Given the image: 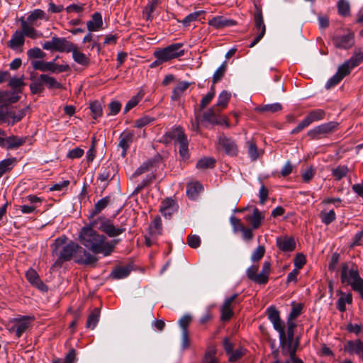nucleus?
I'll return each mask as SVG.
<instances>
[{"mask_svg": "<svg viewBox=\"0 0 363 363\" xmlns=\"http://www.w3.org/2000/svg\"><path fill=\"white\" fill-rule=\"evenodd\" d=\"M302 311L301 304H293L292 310L286 321V330H285V323L281 320L279 312L274 306L267 308L268 319L272 323L275 330L279 333V342L284 345H289L291 341H294V329L296 324L294 320L300 315Z\"/></svg>", "mask_w": 363, "mask_h": 363, "instance_id": "f257e3e1", "label": "nucleus"}, {"mask_svg": "<svg viewBox=\"0 0 363 363\" xmlns=\"http://www.w3.org/2000/svg\"><path fill=\"white\" fill-rule=\"evenodd\" d=\"M90 224L88 227H84L79 234L81 243L95 254H103L104 256L110 255L119 240L107 241L106 238L99 234L94 230Z\"/></svg>", "mask_w": 363, "mask_h": 363, "instance_id": "f03ea898", "label": "nucleus"}, {"mask_svg": "<svg viewBox=\"0 0 363 363\" xmlns=\"http://www.w3.org/2000/svg\"><path fill=\"white\" fill-rule=\"evenodd\" d=\"M67 238L65 236L57 238L52 245V254L58 255L59 262L69 261L75 259L79 245L72 241L65 243Z\"/></svg>", "mask_w": 363, "mask_h": 363, "instance_id": "7ed1b4c3", "label": "nucleus"}, {"mask_svg": "<svg viewBox=\"0 0 363 363\" xmlns=\"http://www.w3.org/2000/svg\"><path fill=\"white\" fill-rule=\"evenodd\" d=\"M91 225L92 227L98 228L110 238L118 236L125 230L123 226H116L113 225L111 220L104 216H100L94 219L91 222Z\"/></svg>", "mask_w": 363, "mask_h": 363, "instance_id": "20e7f679", "label": "nucleus"}, {"mask_svg": "<svg viewBox=\"0 0 363 363\" xmlns=\"http://www.w3.org/2000/svg\"><path fill=\"white\" fill-rule=\"evenodd\" d=\"M341 281L342 283L350 284L354 290L359 289L363 285V280L360 278L358 271L347 265L343 266L342 269Z\"/></svg>", "mask_w": 363, "mask_h": 363, "instance_id": "39448f33", "label": "nucleus"}, {"mask_svg": "<svg viewBox=\"0 0 363 363\" xmlns=\"http://www.w3.org/2000/svg\"><path fill=\"white\" fill-rule=\"evenodd\" d=\"M184 44L180 43H173L164 48L157 50L160 54V58L167 62L173 59L180 57L185 54L183 49Z\"/></svg>", "mask_w": 363, "mask_h": 363, "instance_id": "423d86ee", "label": "nucleus"}, {"mask_svg": "<svg viewBox=\"0 0 363 363\" xmlns=\"http://www.w3.org/2000/svg\"><path fill=\"white\" fill-rule=\"evenodd\" d=\"M337 122L330 121L321 124L310 130L307 135L311 140H318L333 133L337 128Z\"/></svg>", "mask_w": 363, "mask_h": 363, "instance_id": "0eeeda50", "label": "nucleus"}, {"mask_svg": "<svg viewBox=\"0 0 363 363\" xmlns=\"http://www.w3.org/2000/svg\"><path fill=\"white\" fill-rule=\"evenodd\" d=\"M353 68L354 67H352V63L349 60L345 61L338 67L336 74L328 80L325 84V88L329 89L337 85L345 76L350 73Z\"/></svg>", "mask_w": 363, "mask_h": 363, "instance_id": "6e6552de", "label": "nucleus"}, {"mask_svg": "<svg viewBox=\"0 0 363 363\" xmlns=\"http://www.w3.org/2000/svg\"><path fill=\"white\" fill-rule=\"evenodd\" d=\"M220 111L215 106H212L203 113L204 121L211 123L221 125L225 124L227 127H229V123L225 118H221L220 116Z\"/></svg>", "mask_w": 363, "mask_h": 363, "instance_id": "1a4fd4ad", "label": "nucleus"}, {"mask_svg": "<svg viewBox=\"0 0 363 363\" xmlns=\"http://www.w3.org/2000/svg\"><path fill=\"white\" fill-rule=\"evenodd\" d=\"M34 69L41 72L50 71L52 72H62L65 70L62 65H57L53 62H45L41 60H33L31 62Z\"/></svg>", "mask_w": 363, "mask_h": 363, "instance_id": "9d476101", "label": "nucleus"}, {"mask_svg": "<svg viewBox=\"0 0 363 363\" xmlns=\"http://www.w3.org/2000/svg\"><path fill=\"white\" fill-rule=\"evenodd\" d=\"M33 320V318L30 316H21L14 318L11 330H14L17 337H19L29 328Z\"/></svg>", "mask_w": 363, "mask_h": 363, "instance_id": "9b49d317", "label": "nucleus"}, {"mask_svg": "<svg viewBox=\"0 0 363 363\" xmlns=\"http://www.w3.org/2000/svg\"><path fill=\"white\" fill-rule=\"evenodd\" d=\"M333 42L334 45L340 49H348L353 46L354 43V33L349 32L343 35H337L333 37Z\"/></svg>", "mask_w": 363, "mask_h": 363, "instance_id": "f8f14e48", "label": "nucleus"}, {"mask_svg": "<svg viewBox=\"0 0 363 363\" xmlns=\"http://www.w3.org/2000/svg\"><path fill=\"white\" fill-rule=\"evenodd\" d=\"M255 28L257 32V35L255 40L250 43V48L254 47L264 35L266 31V27L264 23L262 12L257 11L255 15Z\"/></svg>", "mask_w": 363, "mask_h": 363, "instance_id": "ddd939ff", "label": "nucleus"}, {"mask_svg": "<svg viewBox=\"0 0 363 363\" xmlns=\"http://www.w3.org/2000/svg\"><path fill=\"white\" fill-rule=\"evenodd\" d=\"M134 133L129 130L123 131L119 136L118 147L122 149L121 155L125 157L128 149L133 141Z\"/></svg>", "mask_w": 363, "mask_h": 363, "instance_id": "4468645a", "label": "nucleus"}, {"mask_svg": "<svg viewBox=\"0 0 363 363\" xmlns=\"http://www.w3.org/2000/svg\"><path fill=\"white\" fill-rule=\"evenodd\" d=\"M218 144L225 152L229 155L233 156L238 152L237 145L235 142L225 135L219 136Z\"/></svg>", "mask_w": 363, "mask_h": 363, "instance_id": "2eb2a0df", "label": "nucleus"}, {"mask_svg": "<svg viewBox=\"0 0 363 363\" xmlns=\"http://www.w3.org/2000/svg\"><path fill=\"white\" fill-rule=\"evenodd\" d=\"M26 277L28 282L33 286L42 291L48 290L47 286L40 280L38 273L33 269H29L26 273Z\"/></svg>", "mask_w": 363, "mask_h": 363, "instance_id": "dca6fc26", "label": "nucleus"}, {"mask_svg": "<svg viewBox=\"0 0 363 363\" xmlns=\"http://www.w3.org/2000/svg\"><path fill=\"white\" fill-rule=\"evenodd\" d=\"M24 43L25 37L23 36V33H21L19 30H16L11 35L10 40L8 41L7 45L13 50L21 51V48L23 46Z\"/></svg>", "mask_w": 363, "mask_h": 363, "instance_id": "f3484780", "label": "nucleus"}, {"mask_svg": "<svg viewBox=\"0 0 363 363\" xmlns=\"http://www.w3.org/2000/svg\"><path fill=\"white\" fill-rule=\"evenodd\" d=\"M96 260L97 259L95 256L92 255L90 252L79 246V249L75 257V262L77 263L90 264L95 263Z\"/></svg>", "mask_w": 363, "mask_h": 363, "instance_id": "a211bd4d", "label": "nucleus"}, {"mask_svg": "<svg viewBox=\"0 0 363 363\" xmlns=\"http://www.w3.org/2000/svg\"><path fill=\"white\" fill-rule=\"evenodd\" d=\"M264 219V214L257 208H254L252 215L245 217V220L251 223L252 229L259 228Z\"/></svg>", "mask_w": 363, "mask_h": 363, "instance_id": "6ab92c4d", "label": "nucleus"}, {"mask_svg": "<svg viewBox=\"0 0 363 363\" xmlns=\"http://www.w3.org/2000/svg\"><path fill=\"white\" fill-rule=\"evenodd\" d=\"M55 50L58 52H70L74 43L68 41L65 38L54 37Z\"/></svg>", "mask_w": 363, "mask_h": 363, "instance_id": "aec40b11", "label": "nucleus"}, {"mask_svg": "<svg viewBox=\"0 0 363 363\" xmlns=\"http://www.w3.org/2000/svg\"><path fill=\"white\" fill-rule=\"evenodd\" d=\"M278 247L284 252L293 251L296 247L294 240L290 237H280L277 239Z\"/></svg>", "mask_w": 363, "mask_h": 363, "instance_id": "412c9836", "label": "nucleus"}, {"mask_svg": "<svg viewBox=\"0 0 363 363\" xmlns=\"http://www.w3.org/2000/svg\"><path fill=\"white\" fill-rule=\"evenodd\" d=\"M30 23L26 21H21V33H23L24 37H28L31 39H37L42 36V33L36 30L31 25Z\"/></svg>", "mask_w": 363, "mask_h": 363, "instance_id": "4be33fe9", "label": "nucleus"}, {"mask_svg": "<svg viewBox=\"0 0 363 363\" xmlns=\"http://www.w3.org/2000/svg\"><path fill=\"white\" fill-rule=\"evenodd\" d=\"M70 52H72V58L75 62L84 67L89 66L90 62L89 58L85 54L80 52L75 44L73 45Z\"/></svg>", "mask_w": 363, "mask_h": 363, "instance_id": "5701e85b", "label": "nucleus"}, {"mask_svg": "<svg viewBox=\"0 0 363 363\" xmlns=\"http://www.w3.org/2000/svg\"><path fill=\"white\" fill-rule=\"evenodd\" d=\"M208 24L216 28H222L234 26L235 22L231 19H227L223 16H216L209 21Z\"/></svg>", "mask_w": 363, "mask_h": 363, "instance_id": "b1692460", "label": "nucleus"}, {"mask_svg": "<svg viewBox=\"0 0 363 363\" xmlns=\"http://www.w3.org/2000/svg\"><path fill=\"white\" fill-rule=\"evenodd\" d=\"M346 350L350 354H356L363 359V341L355 340L347 343Z\"/></svg>", "mask_w": 363, "mask_h": 363, "instance_id": "393cba45", "label": "nucleus"}, {"mask_svg": "<svg viewBox=\"0 0 363 363\" xmlns=\"http://www.w3.org/2000/svg\"><path fill=\"white\" fill-rule=\"evenodd\" d=\"M160 211L165 218H170L171 216L177 211L175 202L170 199L164 200L162 202Z\"/></svg>", "mask_w": 363, "mask_h": 363, "instance_id": "a878e982", "label": "nucleus"}, {"mask_svg": "<svg viewBox=\"0 0 363 363\" xmlns=\"http://www.w3.org/2000/svg\"><path fill=\"white\" fill-rule=\"evenodd\" d=\"M202 190V185L198 182H190L186 186V194L192 200L196 199Z\"/></svg>", "mask_w": 363, "mask_h": 363, "instance_id": "bb28decb", "label": "nucleus"}, {"mask_svg": "<svg viewBox=\"0 0 363 363\" xmlns=\"http://www.w3.org/2000/svg\"><path fill=\"white\" fill-rule=\"evenodd\" d=\"M87 28L90 32L100 30L103 26L102 16L100 13H94L91 21L87 22Z\"/></svg>", "mask_w": 363, "mask_h": 363, "instance_id": "cd10ccee", "label": "nucleus"}, {"mask_svg": "<svg viewBox=\"0 0 363 363\" xmlns=\"http://www.w3.org/2000/svg\"><path fill=\"white\" fill-rule=\"evenodd\" d=\"M230 93L225 90H223L219 94L218 101L214 106L221 111L223 109L227 107L230 99Z\"/></svg>", "mask_w": 363, "mask_h": 363, "instance_id": "c85d7f7f", "label": "nucleus"}, {"mask_svg": "<svg viewBox=\"0 0 363 363\" xmlns=\"http://www.w3.org/2000/svg\"><path fill=\"white\" fill-rule=\"evenodd\" d=\"M30 80L32 82L30 84V91L33 94L41 93L43 88V81L41 79V75L39 78H35L33 75L30 76Z\"/></svg>", "mask_w": 363, "mask_h": 363, "instance_id": "c756f323", "label": "nucleus"}, {"mask_svg": "<svg viewBox=\"0 0 363 363\" xmlns=\"http://www.w3.org/2000/svg\"><path fill=\"white\" fill-rule=\"evenodd\" d=\"M167 135L169 138L177 140L179 143L188 140L182 128L179 126L173 128Z\"/></svg>", "mask_w": 363, "mask_h": 363, "instance_id": "7c9ffc66", "label": "nucleus"}, {"mask_svg": "<svg viewBox=\"0 0 363 363\" xmlns=\"http://www.w3.org/2000/svg\"><path fill=\"white\" fill-rule=\"evenodd\" d=\"M130 272L131 268L130 267H118L112 271L111 276L116 279H124L130 274Z\"/></svg>", "mask_w": 363, "mask_h": 363, "instance_id": "2f4dec72", "label": "nucleus"}, {"mask_svg": "<svg viewBox=\"0 0 363 363\" xmlns=\"http://www.w3.org/2000/svg\"><path fill=\"white\" fill-rule=\"evenodd\" d=\"M258 269H259L258 265H255V264L252 265L247 269L246 274H247V277L251 281H252L255 283L262 284V278L263 276H259V273L257 274Z\"/></svg>", "mask_w": 363, "mask_h": 363, "instance_id": "473e14b6", "label": "nucleus"}, {"mask_svg": "<svg viewBox=\"0 0 363 363\" xmlns=\"http://www.w3.org/2000/svg\"><path fill=\"white\" fill-rule=\"evenodd\" d=\"M100 317V309L99 308H95L89 314L86 321V328L94 329L99 320Z\"/></svg>", "mask_w": 363, "mask_h": 363, "instance_id": "72a5a7b5", "label": "nucleus"}, {"mask_svg": "<svg viewBox=\"0 0 363 363\" xmlns=\"http://www.w3.org/2000/svg\"><path fill=\"white\" fill-rule=\"evenodd\" d=\"M340 296L337 302V308L339 311L343 312L346 310V303H351L352 301V294L340 292Z\"/></svg>", "mask_w": 363, "mask_h": 363, "instance_id": "f704fd0d", "label": "nucleus"}, {"mask_svg": "<svg viewBox=\"0 0 363 363\" xmlns=\"http://www.w3.org/2000/svg\"><path fill=\"white\" fill-rule=\"evenodd\" d=\"M159 0H151L147 6L143 9V17L147 21H151L152 19V13L156 9L158 5Z\"/></svg>", "mask_w": 363, "mask_h": 363, "instance_id": "c9c22d12", "label": "nucleus"}, {"mask_svg": "<svg viewBox=\"0 0 363 363\" xmlns=\"http://www.w3.org/2000/svg\"><path fill=\"white\" fill-rule=\"evenodd\" d=\"M282 109V106L279 103H274L272 104H266L256 108V111L258 112H268L270 113H274L280 111Z\"/></svg>", "mask_w": 363, "mask_h": 363, "instance_id": "e433bc0d", "label": "nucleus"}, {"mask_svg": "<svg viewBox=\"0 0 363 363\" xmlns=\"http://www.w3.org/2000/svg\"><path fill=\"white\" fill-rule=\"evenodd\" d=\"M16 161V158L11 157L0 162V177H1L4 173L10 171L14 167Z\"/></svg>", "mask_w": 363, "mask_h": 363, "instance_id": "4c0bfd02", "label": "nucleus"}, {"mask_svg": "<svg viewBox=\"0 0 363 363\" xmlns=\"http://www.w3.org/2000/svg\"><path fill=\"white\" fill-rule=\"evenodd\" d=\"M6 141V147L8 149H13L17 148L22 145L25 140L17 136H11L7 138H5Z\"/></svg>", "mask_w": 363, "mask_h": 363, "instance_id": "58836bf2", "label": "nucleus"}, {"mask_svg": "<svg viewBox=\"0 0 363 363\" xmlns=\"http://www.w3.org/2000/svg\"><path fill=\"white\" fill-rule=\"evenodd\" d=\"M110 203V198L106 196L99 200L94 206V209L91 212V216H94L99 214L102 210H104Z\"/></svg>", "mask_w": 363, "mask_h": 363, "instance_id": "ea45409f", "label": "nucleus"}, {"mask_svg": "<svg viewBox=\"0 0 363 363\" xmlns=\"http://www.w3.org/2000/svg\"><path fill=\"white\" fill-rule=\"evenodd\" d=\"M216 160L213 157H203L200 159L196 163V168L199 169H206L213 168Z\"/></svg>", "mask_w": 363, "mask_h": 363, "instance_id": "a19ab883", "label": "nucleus"}, {"mask_svg": "<svg viewBox=\"0 0 363 363\" xmlns=\"http://www.w3.org/2000/svg\"><path fill=\"white\" fill-rule=\"evenodd\" d=\"M41 79L49 89H60L61 87V84L54 77L48 74H41Z\"/></svg>", "mask_w": 363, "mask_h": 363, "instance_id": "79ce46f5", "label": "nucleus"}, {"mask_svg": "<svg viewBox=\"0 0 363 363\" xmlns=\"http://www.w3.org/2000/svg\"><path fill=\"white\" fill-rule=\"evenodd\" d=\"M348 171L347 166H338L332 170V175L336 180H340L347 176Z\"/></svg>", "mask_w": 363, "mask_h": 363, "instance_id": "37998d69", "label": "nucleus"}, {"mask_svg": "<svg viewBox=\"0 0 363 363\" xmlns=\"http://www.w3.org/2000/svg\"><path fill=\"white\" fill-rule=\"evenodd\" d=\"M248 148V155L252 160H256L261 155L258 151L256 144L253 140H248L247 142Z\"/></svg>", "mask_w": 363, "mask_h": 363, "instance_id": "c03bdc74", "label": "nucleus"}, {"mask_svg": "<svg viewBox=\"0 0 363 363\" xmlns=\"http://www.w3.org/2000/svg\"><path fill=\"white\" fill-rule=\"evenodd\" d=\"M325 111L322 109H315L311 111L306 116L310 123L324 118Z\"/></svg>", "mask_w": 363, "mask_h": 363, "instance_id": "a18cd8bd", "label": "nucleus"}, {"mask_svg": "<svg viewBox=\"0 0 363 363\" xmlns=\"http://www.w3.org/2000/svg\"><path fill=\"white\" fill-rule=\"evenodd\" d=\"M150 233L154 235H159L162 233V220L160 217H156L150 225Z\"/></svg>", "mask_w": 363, "mask_h": 363, "instance_id": "49530a36", "label": "nucleus"}, {"mask_svg": "<svg viewBox=\"0 0 363 363\" xmlns=\"http://www.w3.org/2000/svg\"><path fill=\"white\" fill-rule=\"evenodd\" d=\"M44 18H45V11L41 9H35L28 16L26 21H28L32 24L34 23L35 21H36L38 19H44Z\"/></svg>", "mask_w": 363, "mask_h": 363, "instance_id": "de8ad7c7", "label": "nucleus"}, {"mask_svg": "<svg viewBox=\"0 0 363 363\" xmlns=\"http://www.w3.org/2000/svg\"><path fill=\"white\" fill-rule=\"evenodd\" d=\"M338 13L342 16H349L350 7L348 1L345 0H339L337 3Z\"/></svg>", "mask_w": 363, "mask_h": 363, "instance_id": "09e8293b", "label": "nucleus"}, {"mask_svg": "<svg viewBox=\"0 0 363 363\" xmlns=\"http://www.w3.org/2000/svg\"><path fill=\"white\" fill-rule=\"evenodd\" d=\"M226 62H224L214 72L213 75V84H215L219 82L224 76L226 71Z\"/></svg>", "mask_w": 363, "mask_h": 363, "instance_id": "8fccbe9b", "label": "nucleus"}, {"mask_svg": "<svg viewBox=\"0 0 363 363\" xmlns=\"http://www.w3.org/2000/svg\"><path fill=\"white\" fill-rule=\"evenodd\" d=\"M201 363H219L218 358L216 357L215 350L211 349L206 351Z\"/></svg>", "mask_w": 363, "mask_h": 363, "instance_id": "3c124183", "label": "nucleus"}, {"mask_svg": "<svg viewBox=\"0 0 363 363\" xmlns=\"http://www.w3.org/2000/svg\"><path fill=\"white\" fill-rule=\"evenodd\" d=\"M320 218L324 224L329 225L335 220L336 216L335 211L333 210H330L328 212H321Z\"/></svg>", "mask_w": 363, "mask_h": 363, "instance_id": "603ef678", "label": "nucleus"}, {"mask_svg": "<svg viewBox=\"0 0 363 363\" xmlns=\"http://www.w3.org/2000/svg\"><path fill=\"white\" fill-rule=\"evenodd\" d=\"M113 169L111 167H107L103 172H101L99 176L98 179L101 182H106L112 179V174Z\"/></svg>", "mask_w": 363, "mask_h": 363, "instance_id": "864d4df0", "label": "nucleus"}, {"mask_svg": "<svg viewBox=\"0 0 363 363\" xmlns=\"http://www.w3.org/2000/svg\"><path fill=\"white\" fill-rule=\"evenodd\" d=\"M90 109L94 119L102 116V106L100 102L95 101L91 103Z\"/></svg>", "mask_w": 363, "mask_h": 363, "instance_id": "5fc2aeb1", "label": "nucleus"}, {"mask_svg": "<svg viewBox=\"0 0 363 363\" xmlns=\"http://www.w3.org/2000/svg\"><path fill=\"white\" fill-rule=\"evenodd\" d=\"M27 55L30 59H43L45 57V53L37 47L28 50Z\"/></svg>", "mask_w": 363, "mask_h": 363, "instance_id": "6e6d98bb", "label": "nucleus"}, {"mask_svg": "<svg viewBox=\"0 0 363 363\" xmlns=\"http://www.w3.org/2000/svg\"><path fill=\"white\" fill-rule=\"evenodd\" d=\"M189 86V83L187 82H180L177 84L173 90V98H177Z\"/></svg>", "mask_w": 363, "mask_h": 363, "instance_id": "4d7b16f0", "label": "nucleus"}, {"mask_svg": "<svg viewBox=\"0 0 363 363\" xmlns=\"http://www.w3.org/2000/svg\"><path fill=\"white\" fill-rule=\"evenodd\" d=\"M271 270V263L268 261H265L263 264L262 269L259 273V276H263L262 279V284H266L268 281L269 274Z\"/></svg>", "mask_w": 363, "mask_h": 363, "instance_id": "13d9d810", "label": "nucleus"}, {"mask_svg": "<svg viewBox=\"0 0 363 363\" xmlns=\"http://www.w3.org/2000/svg\"><path fill=\"white\" fill-rule=\"evenodd\" d=\"M203 13V11H197L189 13L182 21V23L184 26H188L191 22L195 21L198 17Z\"/></svg>", "mask_w": 363, "mask_h": 363, "instance_id": "bf43d9fd", "label": "nucleus"}, {"mask_svg": "<svg viewBox=\"0 0 363 363\" xmlns=\"http://www.w3.org/2000/svg\"><path fill=\"white\" fill-rule=\"evenodd\" d=\"M265 253V248L262 245L258 246L251 255V260L254 262L260 260Z\"/></svg>", "mask_w": 363, "mask_h": 363, "instance_id": "052dcab7", "label": "nucleus"}, {"mask_svg": "<svg viewBox=\"0 0 363 363\" xmlns=\"http://www.w3.org/2000/svg\"><path fill=\"white\" fill-rule=\"evenodd\" d=\"M245 352L246 350L242 347L233 350L229 354V361L233 362L240 359L245 354Z\"/></svg>", "mask_w": 363, "mask_h": 363, "instance_id": "680f3d73", "label": "nucleus"}, {"mask_svg": "<svg viewBox=\"0 0 363 363\" xmlns=\"http://www.w3.org/2000/svg\"><path fill=\"white\" fill-rule=\"evenodd\" d=\"M215 96V90L213 86L211 87V90L201 100L200 107L201 109L204 108L208 106Z\"/></svg>", "mask_w": 363, "mask_h": 363, "instance_id": "e2e57ef3", "label": "nucleus"}, {"mask_svg": "<svg viewBox=\"0 0 363 363\" xmlns=\"http://www.w3.org/2000/svg\"><path fill=\"white\" fill-rule=\"evenodd\" d=\"M349 60L352 63V67H355L363 61V53L355 50L353 55L349 59Z\"/></svg>", "mask_w": 363, "mask_h": 363, "instance_id": "0e129e2a", "label": "nucleus"}, {"mask_svg": "<svg viewBox=\"0 0 363 363\" xmlns=\"http://www.w3.org/2000/svg\"><path fill=\"white\" fill-rule=\"evenodd\" d=\"M26 113V108L18 110L17 112H11V123L14 124L15 123L20 121L25 116Z\"/></svg>", "mask_w": 363, "mask_h": 363, "instance_id": "69168bd1", "label": "nucleus"}, {"mask_svg": "<svg viewBox=\"0 0 363 363\" xmlns=\"http://www.w3.org/2000/svg\"><path fill=\"white\" fill-rule=\"evenodd\" d=\"M187 243L192 248H197L201 245V238L196 235H189L187 238Z\"/></svg>", "mask_w": 363, "mask_h": 363, "instance_id": "338daca9", "label": "nucleus"}, {"mask_svg": "<svg viewBox=\"0 0 363 363\" xmlns=\"http://www.w3.org/2000/svg\"><path fill=\"white\" fill-rule=\"evenodd\" d=\"M11 112L6 110L2 106H0V121L4 123H11Z\"/></svg>", "mask_w": 363, "mask_h": 363, "instance_id": "774afa93", "label": "nucleus"}]
</instances>
